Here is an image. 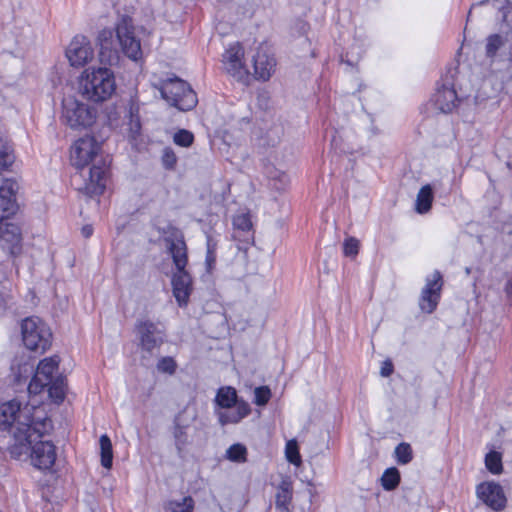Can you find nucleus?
Returning <instances> with one entry per match:
<instances>
[{
    "mask_svg": "<svg viewBox=\"0 0 512 512\" xmlns=\"http://www.w3.org/2000/svg\"><path fill=\"white\" fill-rule=\"evenodd\" d=\"M38 413L34 405L22 406L17 399L0 403V431L11 430L16 443L27 444L33 436L52 430V421Z\"/></svg>",
    "mask_w": 512,
    "mask_h": 512,
    "instance_id": "obj_1",
    "label": "nucleus"
},
{
    "mask_svg": "<svg viewBox=\"0 0 512 512\" xmlns=\"http://www.w3.org/2000/svg\"><path fill=\"white\" fill-rule=\"evenodd\" d=\"M100 145L93 137L78 139L71 148V162L77 168H84L93 162L89 170V182L85 190L89 195H100L105 189L108 165L105 160L96 161Z\"/></svg>",
    "mask_w": 512,
    "mask_h": 512,
    "instance_id": "obj_2",
    "label": "nucleus"
},
{
    "mask_svg": "<svg viewBox=\"0 0 512 512\" xmlns=\"http://www.w3.org/2000/svg\"><path fill=\"white\" fill-rule=\"evenodd\" d=\"M79 90L90 101L108 100L116 90L113 71L106 67L85 69L80 76Z\"/></svg>",
    "mask_w": 512,
    "mask_h": 512,
    "instance_id": "obj_3",
    "label": "nucleus"
},
{
    "mask_svg": "<svg viewBox=\"0 0 512 512\" xmlns=\"http://www.w3.org/2000/svg\"><path fill=\"white\" fill-rule=\"evenodd\" d=\"M214 403V412L221 426L239 423L251 412L250 405L243 400H238L237 391L231 386L220 387Z\"/></svg>",
    "mask_w": 512,
    "mask_h": 512,
    "instance_id": "obj_4",
    "label": "nucleus"
},
{
    "mask_svg": "<svg viewBox=\"0 0 512 512\" xmlns=\"http://www.w3.org/2000/svg\"><path fill=\"white\" fill-rule=\"evenodd\" d=\"M154 87L167 103L180 111H189L198 102L196 93L191 86L176 76L162 79L154 84Z\"/></svg>",
    "mask_w": 512,
    "mask_h": 512,
    "instance_id": "obj_5",
    "label": "nucleus"
},
{
    "mask_svg": "<svg viewBox=\"0 0 512 512\" xmlns=\"http://www.w3.org/2000/svg\"><path fill=\"white\" fill-rule=\"evenodd\" d=\"M22 340L25 347L36 353H44L52 344V332L39 317L24 319L21 324Z\"/></svg>",
    "mask_w": 512,
    "mask_h": 512,
    "instance_id": "obj_6",
    "label": "nucleus"
},
{
    "mask_svg": "<svg viewBox=\"0 0 512 512\" xmlns=\"http://www.w3.org/2000/svg\"><path fill=\"white\" fill-rule=\"evenodd\" d=\"M61 120L71 129H85L96 120V110L74 96L62 100Z\"/></svg>",
    "mask_w": 512,
    "mask_h": 512,
    "instance_id": "obj_7",
    "label": "nucleus"
},
{
    "mask_svg": "<svg viewBox=\"0 0 512 512\" xmlns=\"http://www.w3.org/2000/svg\"><path fill=\"white\" fill-rule=\"evenodd\" d=\"M45 435L46 433H42L37 437L33 436L27 444L15 442L14 445V449H18L19 453L30 451L32 464L41 470L51 468L56 460V447L51 441L42 440Z\"/></svg>",
    "mask_w": 512,
    "mask_h": 512,
    "instance_id": "obj_8",
    "label": "nucleus"
},
{
    "mask_svg": "<svg viewBox=\"0 0 512 512\" xmlns=\"http://www.w3.org/2000/svg\"><path fill=\"white\" fill-rule=\"evenodd\" d=\"M135 331L139 340L142 358L154 356L164 343V332L150 320H138L135 324Z\"/></svg>",
    "mask_w": 512,
    "mask_h": 512,
    "instance_id": "obj_9",
    "label": "nucleus"
},
{
    "mask_svg": "<svg viewBox=\"0 0 512 512\" xmlns=\"http://www.w3.org/2000/svg\"><path fill=\"white\" fill-rule=\"evenodd\" d=\"M116 36L123 53L130 59L137 61L142 57L140 40L134 34L132 19L123 16L116 26Z\"/></svg>",
    "mask_w": 512,
    "mask_h": 512,
    "instance_id": "obj_10",
    "label": "nucleus"
},
{
    "mask_svg": "<svg viewBox=\"0 0 512 512\" xmlns=\"http://www.w3.org/2000/svg\"><path fill=\"white\" fill-rule=\"evenodd\" d=\"M442 287L443 277L438 270L426 277L418 302L422 312L431 314L436 310L441 298Z\"/></svg>",
    "mask_w": 512,
    "mask_h": 512,
    "instance_id": "obj_11",
    "label": "nucleus"
},
{
    "mask_svg": "<svg viewBox=\"0 0 512 512\" xmlns=\"http://www.w3.org/2000/svg\"><path fill=\"white\" fill-rule=\"evenodd\" d=\"M58 365V356H52L41 360L28 385V392L34 395L41 393L44 388H46V386L56 378L55 374L58 371Z\"/></svg>",
    "mask_w": 512,
    "mask_h": 512,
    "instance_id": "obj_12",
    "label": "nucleus"
},
{
    "mask_svg": "<svg viewBox=\"0 0 512 512\" xmlns=\"http://www.w3.org/2000/svg\"><path fill=\"white\" fill-rule=\"evenodd\" d=\"M222 57L224 69L229 75L238 81L247 79L249 72L243 63L244 49L239 42L229 45Z\"/></svg>",
    "mask_w": 512,
    "mask_h": 512,
    "instance_id": "obj_13",
    "label": "nucleus"
},
{
    "mask_svg": "<svg viewBox=\"0 0 512 512\" xmlns=\"http://www.w3.org/2000/svg\"><path fill=\"white\" fill-rule=\"evenodd\" d=\"M66 57L73 67H83L94 57L90 41L82 35L75 36L66 49Z\"/></svg>",
    "mask_w": 512,
    "mask_h": 512,
    "instance_id": "obj_14",
    "label": "nucleus"
},
{
    "mask_svg": "<svg viewBox=\"0 0 512 512\" xmlns=\"http://www.w3.org/2000/svg\"><path fill=\"white\" fill-rule=\"evenodd\" d=\"M164 242L176 270H185L188 264V254L183 233L173 228L170 235L164 238Z\"/></svg>",
    "mask_w": 512,
    "mask_h": 512,
    "instance_id": "obj_15",
    "label": "nucleus"
},
{
    "mask_svg": "<svg viewBox=\"0 0 512 512\" xmlns=\"http://www.w3.org/2000/svg\"><path fill=\"white\" fill-rule=\"evenodd\" d=\"M477 497L494 511H502L507 499L503 488L495 482H483L476 487Z\"/></svg>",
    "mask_w": 512,
    "mask_h": 512,
    "instance_id": "obj_16",
    "label": "nucleus"
},
{
    "mask_svg": "<svg viewBox=\"0 0 512 512\" xmlns=\"http://www.w3.org/2000/svg\"><path fill=\"white\" fill-rule=\"evenodd\" d=\"M195 417V414L188 416L187 411H182L174 419L173 437L180 456L185 452L186 447L190 443L187 430Z\"/></svg>",
    "mask_w": 512,
    "mask_h": 512,
    "instance_id": "obj_17",
    "label": "nucleus"
},
{
    "mask_svg": "<svg viewBox=\"0 0 512 512\" xmlns=\"http://www.w3.org/2000/svg\"><path fill=\"white\" fill-rule=\"evenodd\" d=\"M21 240V231L18 225L14 223H5L0 225L1 246L11 255H16L20 252Z\"/></svg>",
    "mask_w": 512,
    "mask_h": 512,
    "instance_id": "obj_18",
    "label": "nucleus"
},
{
    "mask_svg": "<svg viewBox=\"0 0 512 512\" xmlns=\"http://www.w3.org/2000/svg\"><path fill=\"white\" fill-rule=\"evenodd\" d=\"M173 295L179 306H184L192 291V279L186 270H177L172 277Z\"/></svg>",
    "mask_w": 512,
    "mask_h": 512,
    "instance_id": "obj_19",
    "label": "nucleus"
},
{
    "mask_svg": "<svg viewBox=\"0 0 512 512\" xmlns=\"http://www.w3.org/2000/svg\"><path fill=\"white\" fill-rule=\"evenodd\" d=\"M433 102L441 112L450 113L457 107L460 99L451 85L443 84L434 94Z\"/></svg>",
    "mask_w": 512,
    "mask_h": 512,
    "instance_id": "obj_20",
    "label": "nucleus"
},
{
    "mask_svg": "<svg viewBox=\"0 0 512 512\" xmlns=\"http://www.w3.org/2000/svg\"><path fill=\"white\" fill-rule=\"evenodd\" d=\"M254 74L259 80L267 81L272 76L276 60L263 49H258L253 58Z\"/></svg>",
    "mask_w": 512,
    "mask_h": 512,
    "instance_id": "obj_21",
    "label": "nucleus"
},
{
    "mask_svg": "<svg viewBox=\"0 0 512 512\" xmlns=\"http://www.w3.org/2000/svg\"><path fill=\"white\" fill-rule=\"evenodd\" d=\"M15 182L3 181L0 186V221L8 218L15 210Z\"/></svg>",
    "mask_w": 512,
    "mask_h": 512,
    "instance_id": "obj_22",
    "label": "nucleus"
},
{
    "mask_svg": "<svg viewBox=\"0 0 512 512\" xmlns=\"http://www.w3.org/2000/svg\"><path fill=\"white\" fill-rule=\"evenodd\" d=\"M506 44L507 39L500 34H492L486 38L485 55L490 59L491 63L501 55Z\"/></svg>",
    "mask_w": 512,
    "mask_h": 512,
    "instance_id": "obj_23",
    "label": "nucleus"
},
{
    "mask_svg": "<svg viewBox=\"0 0 512 512\" xmlns=\"http://www.w3.org/2000/svg\"><path fill=\"white\" fill-rule=\"evenodd\" d=\"M127 136L130 140H137L141 134V121L139 115V107L131 104L128 113V121L126 123Z\"/></svg>",
    "mask_w": 512,
    "mask_h": 512,
    "instance_id": "obj_24",
    "label": "nucleus"
},
{
    "mask_svg": "<svg viewBox=\"0 0 512 512\" xmlns=\"http://www.w3.org/2000/svg\"><path fill=\"white\" fill-rule=\"evenodd\" d=\"M433 202V190L431 185L427 184L421 187L419 192L417 193L415 210L419 214L427 213L432 206Z\"/></svg>",
    "mask_w": 512,
    "mask_h": 512,
    "instance_id": "obj_25",
    "label": "nucleus"
},
{
    "mask_svg": "<svg viewBox=\"0 0 512 512\" xmlns=\"http://www.w3.org/2000/svg\"><path fill=\"white\" fill-rule=\"evenodd\" d=\"M49 397L57 404L64 401L66 395V383L65 378L61 375H57L56 378L49 383L48 386Z\"/></svg>",
    "mask_w": 512,
    "mask_h": 512,
    "instance_id": "obj_26",
    "label": "nucleus"
},
{
    "mask_svg": "<svg viewBox=\"0 0 512 512\" xmlns=\"http://www.w3.org/2000/svg\"><path fill=\"white\" fill-rule=\"evenodd\" d=\"M292 499L290 486L283 483L277 490L275 507L278 512H290L289 505Z\"/></svg>",
    "mask_w": 512,
    "mask_h": 512,
    "instance_id": "obj_27",
    "label": "nucleus"
},
{
    "mask_svg": "<svg viewBox=\"0 0 512 512\" xmlns=\"http://www.w3.org/2000/svg\"><path fill=\"white\" fill-rule=\"evenodd\" d=\"M101 451V464L104 468L110 469L112 467L113 452L112 443L107 435H102L99 440Z\"/></svg>",
    "mask_w": 512,
    "mask_h": 512,
    "instance_id": "obj_28",
    "label": "nucleus"
},
{
    "mask_svg": "<svg viewBox=\"0 0 512 512\" xmlns=\"http://www.w3.org/2000/svg\"><path fill=\"white\" fill-rule=\"evenodd\" d=\"M400 483V473L397 468L391 467L384 471L381 485L386 491L394 490Z\"/></svg>",
    "mask_w": 512,
    "mask_h": 512,
    "instance_id": "obj_29",
    "label": "nucleus"
},
{
    "mask_svg": "<svg viewBox=\"0 0 512 512\" xmlns=\"http://www.w3.org/2000/svg\"><path fill=\"white\" fill-rule=\"evenodd\" d=\"M206 248L205 265L207 272L211 273L216 265L217 251V242L211 236H207Z\"/></svg>",
    "mask_w": 512,
    "mask_h": 512,
    "instance_id": "obj_30",
    "label": "nucleus"
},
{
    "mask_svg": "<svg viewBox=\"0 0 512 512\" xmlns=\"http://www.w3.org/2000/svg\"><path fill=\"white\" fill-rule=\"evenodd\" d=\"M194 500L192 497H184L181 501H170L166 506V512H193Z\"/></svg>",
    "mask_w": 512,
    "mask_h": 512,
    "instance_id": "obj_31",
    "label": "nucleus"
},
{
    "mask_svg": "<svg viewBox=\"0 0 512 512\" xmlns=\"http://www.w3.org/2000/svg\"><path fill=\"white\" fill-rule=\"evenodd\" d=\"M285 456L289 463L295 466L301 465L302 459L299 453L297 441L295 439H291L286 443Z\"/></svg>",
    "mask_w": 512,
    "mask_h": 512,
    "instance_id": "obj_32",
    "label": "nucleus"
},
{
    "mask_svg": "<svg viewBox=\"0 0 512 512\" xmlns=\"http://www.w3.org/2000/svg\"><path fill=\"white\" fill-rule=\"evenodd\" d=\"M485 466L492 474H500L503 469L500 453L489 452L485 457Z\"/></svg>",
    "mask_w": 512,
    "mask_h": 512,
    "instance_id": "obj_33",
    "label": "nucleus"
},
{
    "mask_svg": "<svg viewBox=\"0 0 512 512\" xmlns=\"http://www.w3.org/2000/svg\"><path fill=\"white\" fill-rule=\"evenodd\" d=\"M394 453L397 463L401 465L408 464L409 462H411L413 458L412 448L410 444L405 442H402L399 445H397Z\"/></svg>",
    "mask_w": 512,
    "mask_h": 512,
    "instance_id": "obj_34",
    "label": "nucleus"
},
{
    "mask_svg": "<svg viewBox=\"0 0 512 512\" xmlns=\"http://www.w3.org/2000/svg\"><path fill=\"white\" fill-rule=\"evenodd\" d=\"M13 161L12 147L0 137V169L10 166Z\"/></svg>",
    "mask_w": 512,
    "mask_h": 512,
    "instance_id": "obj_35",
    "label": "nucleus"
},
{
    "mask_svg": "<svg viewBox=\"0 0 512 512\" xmlns=\"http://www.w3.org/2000/svg\"><path fill=\"white\" fill-rule=\"evenodd\" d=\"M246 454V447L240 443L231 445L226 451V457L233 462H245Z\"/></svg>",
    "mask_w": 512,
    "mask_h": 512,
    "instance_id": "obj_36",
    "label": "nucleus"
},
{
    "mask_svg": "<svg viewBox=\"0 0 512 512\" xmlns=\"http://www.w3.org/2000/svg\"><path fill=\"white\" fill-rule=\"evenodd\" d=\"M173 141L178 146L189 147L193 144L194 135L186 129H180L174 134Z\"/></svg>",
    "mask_w": 512,
    "mask_h": 512,
    "instance_id": "obj_37",
    "label": "nucleus"
},
{
    "mask_svg": "<svg viewBox=\"0 0 512 512\" xmlns=\"http://www.w3.org/2000/svg\"><path fill=\"white\" fill-rule=\"evenodd\" d=\"M177 363L169 356L162 357L158 360L157 370L164 374L173 375L176 372Z\"/></svg>",
    "mask_w": 512,
    "mask_h": 512,
    "instance_id": "obj_38",
    "label": "nucleus"
},
{
    "mask_svg": "<svg viewBox=\"0 0 512 512\" xmlns=\"http://www.w3.org/2000/svg\"><path fill=\"white\" fill-rule=\"evenodd\" d=\"M233 226L236 230L242 232H250L252 228V222L249 214L241 213L233 218Z\"/></svg>",
    "mask_w": 512,
    "mask_h": 512,
    "instance_id": "obj_39",
    "label": "nucleus"
},
{
    "mask_svg": "<svg viewBox=\"0 0 512 512\" xmlns=\"http://www.w3.org/2000/svg\"><path fill=\"white\" fill-rule=\"evenodd\" d=\"M254 402L258 406H264L268 403L271 397V391L267 386H260L254 390Z\"/></svg>",
    "mask_w": 512,
    "mask_h": 512,
    "instance_id": "obj_40",
    "label": "nucleus"
},
{
    "mask_svg": "<svg viewBox=\"0 0 512 512\" xmlns=\"http://www.w3.org/2000/svg\"><path fill=\"white\" fill-rule=\"evenodd\" d=\"M161 160L162 165L166 169H173L177 163L176 154L170 147H166L163 149Z\"/></svg>",
    "mask_w": 512,
    "mask_h": 512,
    "instance_id": "obj_41",
    "label": "nucleus"
},
{
    "mask_svg": "<svg viewBox=\"0 0 512 512\" xmlns=\"http://www.w3.org/2000/svg\"><path fill=\"white\" fill-rule=\"evenodd\" d=\"M343 252L345 256L355 257L359 252V241L354 237L347 238L343 244Z\"/></svg>",
    "mask_w": 512,
    "mask_h": 512,
    "instance_id": "obj_42",
    "label": "nucleus"
},
{
    "mask_svg": "<svg viewBox=\"0 0 512 512\" xmlns=\"http://www.w3.org/2000/svg\"><path fill=\"white\" fill-rule=\"evenodd\" d=\"M393 373V365L390 361H384L381 366L380 374L383 377H389Z\"/></svg>",
    "mask_w": 512,
    "mask_h": 512,
    "instance_id": "obj_43",
    "label": "nucleus"
},
{
    "mask_svg": "<svg viewBox=\"0 0 512 512\" xmlns=\"http://www.w3.org/2000/svg\"><path fill=\"white\" fill-rule=\"evenodd\" d=\"M111 38H112L111 30H102L99 34V40L101 42V46L103 48H107L108 47L107 41H108V39H111Z\"/></svg>",
    "mask_w": 512,
    "mask_h": 512,
    "instance_id": "obj_44",
    "label": "nucleus"
},
{
    "mask_svg": "<svg viewBox=\"0 0 512 512\" xmlns=\"http://www.w3.org/2000/svg\"><path fill=\"white\" fill-rule=\"evenodd\" d=\"M505 293L508 300L512 302V278H510L505 284Z\"/></svg>",
    "mask_w": 512,
    "mask_h": 512,
    "instance_id": "obj_45",
    "label": "nucleus"
},
{
    "mask_svg": "<svg viewBox=\"0 0 512 512\" xmlns=\"http://www.w3.org/2000/svg\"><path fill=\"white\" fill-rule=\"evenodd\" d=\"M81 232L85 238H89L93 233V228L90 225H86L82 228Z\"/></svg>",
    "mask_w": 512,
    "mask_h": 512,
    "instance_id": "obj_46",
    "label": "nucleus"
},
{
    "mask_svg": "<svg viewBox=\"0 0 512 512\" xmlns=\"http://www.w3.org/2000/svg\"><path fill=\"white\" fill-rule=\"evenodd\" d=\"M489 1H490V0H482V1L478 2V3H476V4H473V5H472V7H471V9H470V11H469V13H468V19L471 17L472 13H473L476 9H478V8H479V7H481L484 3L489 2Z\"/></svg>",
    "mask_w": 512,
    "mask_h": 512,
    "instance_id": "obj_47",
    "label": "nucleus"
},
{
    "mask_svg": "<svg viewBox=\"0 0 512 512\" xmlns=\"http://www.w3.org/2000/svg\"><path fill=\"white\" fill-rule=\"evenodd\" d=\"M512 81V71L506 78H502V83Z\"/></svg>",
    "mask_w": 512,
    "mask_h": 512,
    "instance_id": "obj_48",
    "label": "nucleus"
}]
</instances>
